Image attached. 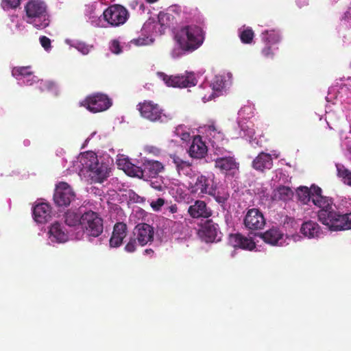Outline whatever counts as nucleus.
Listing matches in <instances>:
<instances>
[{
    "label": "nucleus",
    "mask_w": 351,
    "mask_h": 351,
    "mask_svg": "<svg viewBox=\"0 0 351 351\" xmlns=\"http://www.w3.org/2000/svg\"><path fill=\"white\" fill-rule=\"evenodd\" d=\"M37 86L41 92L56 91L57 89L56 84L51 81L40 80L37 81Z\"/></svg>",
    "instance_id": "obj_37"
},
{
    "label": "nucleus",
    "mask_w": 351,
    "mask_h": 351,
    "mask_svg": "<svg viewBox=\"0 0 351 351\" xmlns=\"http://www.w3.org/2000/svg\"><path fill=\"white\" fill-rule=\"evenodd\" d=\"M27 22L38 29H44L49 25L47 14V5L43 0H29L25 6Z\"/></svg>",
    "instance_id": "obj_5"
},
{
    "label": "nucleus",
    "mask_w": 351,
    "mask_h": 351,
    "mask_svg": "<svg viewBox=\"0 0 351 351\" xmlns=\"http://www.w3.org/2000/svg\"><path fill=\"white\" fill-rule=\"evenodd\" d=\"M189 216L193 219H208L213 215V210L208 206L204 200L197 199L189 206L187 210Z\"/></svg>",
    "instance_id": "obj_17"
},
{
    "label": "nucleus",
    "mask_w": 351,
    "mask_h": 351,
    "mask_svg": "<svg viewBox=\"0 0 351 351\" xmlns=\"http://www.w3.org/2000/svg\"><path fill=\"white\" fill-rule=\"evenodd\" d=\"M254 134V131L253 129H249L246 131V134H245V136H247L248 137H252Z\"/></svg>",
    "instance_id": "obj_54"
},
{
    "label": "nucleus",
    "mask_w": 351,
    "mask_h": 351,
    "mask_svg": "<svg viewBox=\"0 0 351 351\" xmlns=\"http://www.w3.org/2000/svg\"><path fill=\"white\" fill-rule=\"evenodd\" d=\"M180 11V8L178 6H173L169 10V12H160L158 14V24L160 25V32H165L166 29L174 27V25L177 24V20L173 14H178Z\"/></svg>",
    "instance_id": "obj_18"
},
{
    "label": "nucleus",
    "mask_w": 351,
    "mask_h": 351,
    "mask_svg": "<svg viewBox=\"0 0 351 351\" xmlns=\"http://www.w3.org/2000/svg\"><path fill=\"white\" fill-rule=\"evenodd\" d=\"M158 1V0H146V1L147 3H155V2Z\"/></svg>",
    "instance_id": "obj_56"
},
{
    "label": "nucleus",
    "mask_w": 351,
    "mask_h": 351,
    "mask_svg": "<svg viewBox=\"0 0 351 351\" xmlns=\"http://www.w3.org/2000/svg\"><path fill=\"white\" fill-rule=\"evenodd\" d=\"M265 223L266 221L263 214L257 208L249 209L243 219L245 227L250 230L263 229Z\"/></svg>",
    "instance_id": "obj_15"
},
{
    "label": "nucleus",
    "mask_w": 351,
    "mask_h": 351,
    "mask_svg": "<svg viewBox=\"0 0 351 351\" xmlns=\"http://www.w3.org/2000/svg\"><path fill=\"white\" fill-rule=\"evenodd\" d=\"M40 43L41 46L46 50L48 51L51 49V40L45 36H41L39 38Z\"/></svg>",
    "instance_id": "obj_44"
},
{
    "label": "nucleus",
    "mask_w": 351,
    "mask_h": 351,
    "mask_svg": "<svg viewBox=\"0 0 351 351\" xmlns=\"http://www.w3.org/2000/svg\"><path fill=\"white\" fill-rule=\"evenodd\" d=\"M336 167L337 176L345 184L351 186V171L342 164H337Z\"/></svg>",
    "instance_id": "obj_32"
},
{
    "label": "nucleus",
    "mask_w": 351,
    "mask_h": 351,
    "mask_svg": "<svg viewBox=\"0 0 351 351\" xmlns=\"http://www.w3.org/2000/svg\"><path fill=\"white\" fill-rule=\"evenodd\" d=\"M241 130L244 131V128L243 125L241 126Z\"/></svg>",
    "instance_id": "obj_58"
},
{
    "label": "nucleus",
    "mask_w": 351,
    "mask_h": 351,
    "mask_svg": "<svg viewBox=\"0 0 351 351\" xmlns=\"http://www.w3.org/2000/svg\"><path fill=\"white\" fill-rule=\"evenodd\" d=\"M265 243L271 245H277L282 244L284 234L276 227H272L265 231L258 234Z\"/></svg>",
    "instance_id": "obj_24"
},
{
    "label": "nucleus",
    "mask_w": 351,
    "mask_h": 351,
    "mask_svg": "<svg viewBox=\"0 0 351 351\" xmlns=\"http://www.w3.org/2000/svg\"><path fill=\"white\" fill-rule=\"evenodd\" d=\"M170 158L180 176L183 175L190 178L195 176V171L192 169L191 162L182 159L176 154H171Z\"/></svg>",
    "instance_id": "obj_21"
},
{
    "label": "nucleus",
    "mask_w": 351,
    "mask_h": 351,
    "mask_svg": "<svg viewBox=\"0 0 351 351\" xmlns=\"http://www.w3.org/2000/svg\"><path fill=\"white\" fill-rule=\"evenodd\" d=\"M88 155L89 158H86L85 165L88 169L90 180L94 183H102L109 177L110 168L106 162H99L95 154Z\"/></svg>",
    "instance_id": "obj_8"
},
{
    "label": "nucleus",
    "mask_w": 351,
    "mask_h": 351,
    "mask_svg": "<svg viewBox=\"0 0 351 351\" xmlns=\"http://www.w3.org/2000/svg\"><path fill=\"white\" fill-rule=\"evenodd\" d=\"M34 219L39 223H45L51 218V207L47 203H38L33 208Z\"/></svg>",
    "instance_id": "obj_20"
},
{
    "label": "nucleus",
    "mask_w": 351,
    "mask_h": 351,
    "mask_svg": "<svg viewBox=\"0 0 351 351\" xmlns=\"http://www.w3.org/2000/svg\"><path fill=\"white\" fill-rule=\"evenodd\" d=\"M208 195L213 197L215 200L221 205L225 204L230 197L228 189L222 186H219L217 182L215 187L213 189L212 193H209Z\"/></svg>",
    "instance_id": "obj_30"
},
{
    "label": "nucleus",
    "mask_w": 351,
    "mask_h": 351,
    "mask_svg": "<svg viewBox=\"0 0 351 351\" xmlns=\"http://www.w3.org/2000/svg\"><path fill=\"white\" fill-rule=\"evenodd\" d=\"M349 204L351 206V199ZM319 221L332 231H341L351 229V207L347 206L346 212L337 206L335 209L321 213Z\"/></svg>",
    "instance_id": "obj_2"
},
{
    "label": "nucleus",
    "mask_w": 351,
    "mask_h": 351,
    "mask_svg": "<svg viewBox=\"0 0 351 351\" xmlns=\"http://www.w3.org/2000/svg\"><path fill=\"white\" fill-rule=\"evenodd\" d=\"M294 193L289 186H280L273 192L272 199L274 201L288 202L291 200Z\"/></svg>",
    "instance_id": "obj_29"
},
{
    "label": "nucleus",
    "mask_w": 351,
    "mask_h": 351,
    "mask_svg": "<svg viewBox=\"0 0 351 351\" xmlns=\"http://www.w3.org/2000/svg\"><path fill=\"white\" fill-rule=\"evenodd\" d=\"M148 42V37H143L132 39L130 43L135 45L136 46H142L147 45Z\"/></svg>",
    "instance_id": "obj_48"
},
{
    "label": "nucleus",
    "mask_w": 351,
    "mask_h": 351,
    "mask_svg": "<svg viewBox=\"0 0 351 351\" xmlns=\"http://www.w3.org/2000/svg\"><path fill=\"white\" fill-rule=\"evenodd\" d=\"M158 76L164 81L167 86L174 88L191 87L197 84V80L192 73H186L185 75H168L165 73L158 72Z\"/></svg>",
    "instance_id": "obj_10"
},
{
    "label": "nucleus",
    "mask_w": 351,
    "mask_h": 351,
    "mask_svg": "<svg viewBox=\"0 0 351 351\" xmlns=\"http://www.w3.org/2000/svg\"><path fill=\"white\" fill-rule=\"evenodd\" d=\"M127 235V226L123 222L117 223L114 226L113 232L110 239L111 247H119Z\"/></svg>",
    "instance_id": "obj_23"
},
{
    "label": "nucleus",
    "mask_w": 351,
    "mask_h": 351,
    "mask_svg": "<svg viewBox=\"0 0 351 351\" xmlns=\"http://www.w3.org/2000/svg\"><path fill=\"white\" fill-rule=\"evenodd\" d=\"M21 3V0H2L4 9L16 8Z\"/></svg>",
    "instance_id": "obj_40"
},
{
    "label": "nucleus",
    "mask_w": 351,
    "mask_h": 351,
    "mask_svg": "<svg viewBox=\"0 0 351 351\" xmlns=\"http://www.w3.org/2000/svg\"><path fill=\"white\" fill-rule=\"evenodd\" d=\"M310 191H311V195H312V200L313 199V197H319V196H323L322 195V190L320 187L317 186H313Z\"/></svg>",
    "instance_id": "obj_50"
},
{
    "label": "nucleus",
    "mask_w": 351,
    "mask_h": 351,
    "mask_svg": "<svg viewBox=\"0 0 351 351\" xmlns=\"http://www.w3.org/2000/svg\"><path fill=\"white\" fill-rule=\"evenodd\" d=\"M348 80H351V77H348Z\"/></svg>",
    "instance_id": "obj_59"
},
{
    "label": "nucleus",
    "mask_w": 351,
    "mask_h": 351,
    "mask_svg": "<svg viewBox=\"0 0 351 351\" xmlns=\"http://www.w3.org/2000/svg\"><path fill=\"white\" fill-rule=\"evenodd\" d=\"M137 110L143 119L153 123H167L173 118V114L166 113L158 104L152 100H144L138 103Z\"/></svg>",
    "instance_id": "obj_6"
},
{
    "label": "nucleus",
    "mask_w": 351,
    "mask_h": 351,
    "mask_svg": "<svg viewBox=\"0 0 351 351\" xmlns=\"http://www.w3.org/2000/svg\"><path fill=\"white\" fill-rule=\"evenodd\" d=\"M188 152L191 158L195 159H202L207 155V146L200 136H194Z\"/></svg>",
    "instance_id": "obj_19"
},
{
    "label": "nucleus",
    "mask_w": 351,
    "mask_h": 351,
    "mask_svg": "<svg viewBox=\"0 0 351 351\" xmlns=\"http://www.w3.org/2000/svg\"><path fill=\"white\" fill-rule=\"evenodd\" d=\"M345 18L347 19H351V8H349L344 14Z\"/></svg>",
    "instance_id": "obj_53"
},
{
    "label": "nucleus",
    "mask_w": 351,
    "mask_h": 351,
    "mask_svg": "<svg viewBox=\"0 0 351 351\" xmlns=\"http://www.w3.org/2000/svg\"><path fill=\"white\" fill-rule=\"evenodd\" d=\"M199 234L206 243L219 241L222 235L218 224L211 219H208L204 223L199 231Z\"/></svg>",
    "instance_id": "obj_14"
},
{
    "label": "nucleus",
    "mask_w": 351,
    "mask_h": 351,
    "mask_svg": "<svg viewBox=\"0 0 351 351\" xmlns=\"http://www.w3.org/2000/svg\"><path fill=\"white\" fill-rule=\"evenodd\" d=\"M48 233L51 241L64 243L67 241V234L63 230L60 223L58 222H55L51 225Z\"/></svg>",
    "instance_id": "obj_27"
},
{
    "label": "nucleus",
    "mask_w": 351,
    "mask_h": 351,
    "mask_svg": "<svg viewBox=\"0 0 351 351\" xmlns=\"http://www.w3.org/2000/svg\"><path fill=\"white\" fill-rule=\"evenodd\" d=\"M93 47V45H88L82 42L77 43L75 45V48L84 55L88 54Z\"/></svg>",
    "instance_id": "obj_41"
},
{
    "label": "nucleus",
    "mask_w": 351,
    "mask_h": 351,
    "mask_svg": "<svg viewBox=\"0 0 351 351\" xmlns=\"http://www.w3.org/2000/svg\"><path fill=\"white\" fill-rule=\"evenodd\" d=\"M300 232L304 236L309 239L319 237L322 233L319 224L311 220L302 223Z\"/></svg>",
    "instance_id": "obj_26"
},
{
    "label": "nucleus",
    "mask_w": 351,
    "mask_h": 351,
    "mask_svg": "<svg viewBox=\"0 0 351 351\" xmlns=\"http://www.w3.org/2000/svg\"><path fill=\"white\" fill-rule=\"evenodd\" d=\"M174 133L177 136L180 137L181 140L184 142H187L190 140V133L187 132L185 127L182 125L176 128Z\"/></svg>",
    "instance_id": "obj_38"
},
{
    "label": "nucleus",
    "mask_w": 351,
    "mask_h": 351,
    "mask_svg": "<svg viewBox=\"0 0 351 351\" xmlns=\"http://www.w3.org/2000/svg\"><path fill=\"white\" fill-rule=\"evenodd\" d=\"M254 37V32L250 27H246L239 33L241 41L244 44H251Z\"/></svg>",
    "instance_id": "obj_36"
},
{
    "label": "nucleus",
    "mask_w": 351,
    "mask_h": 351,
    "mask_svg": "<svg viewBox=\"0 0 351 351\" xmlns=\"http://www.w3.org/2000/svg\"><path fill=\"white\" fill-rule=\"evenodd\" d=\"M230 242L235 248L252 250L256 247V243L252 239H248L239 233L230 234Z\"/></svg>",
    "instance_id": "obj_25"
},
{
    "label": "nucleus",
    "mask_w": 351,
    "mask_h": 351,
    "mask_svg": "<svg viewBox=\"0 0 351 351\" xmlns=\"http://www.w3.org/2000/svg\"><path fill=\"white\" fill-rule=\"evenodd\" d=\"M147 152L149 153H153L154 154H158L160 153V149L156 147L153 146H147L146 147Z\"/></svg>",
    "instance_id": "obj_51"
},
{
    "label": "nucleus",
    "mask_w": 351,
    "mask_h": 351,
    "mask_svg": "<svg viewBox=\"0 0 351 351\" xmlns=\"http://www.w3.org/2000/svg\"><path fill=\"white\" fill-rule=\"evenodd\" d=\"M271 45H265V47L262 49L261 53L265 58H273L274 53L271 50Z\"/></svg>",
    "instance_id": "obj_47"
},
{
    "label": "nucleus",
    "mask_w": 351,
    "mask_h": 351,
    "mask_svg": "<svg viewBox=\"0 0 351 351\" xmlns=\"http://www.w3.org/2000/svg\"><path fill=\"white\" fill-rule=\"evenodd\" d=\"M154 239V228L146 223H139L133 229L132 236L130 237L124 250L128 253L136 251L138 246L143 247L151 243Z\"/></svg>",
    "instance_id": "obj_4"
},
{
    "label": "nucleus",
    "mask_w": 351,
    "mask_h": 351,
    "mask_svg": "<svg viewBox=\"0 0 351 351\" xmlns=\"http://www.w3.org/2000/svg\"><path fill=\"white\" fill-rule=\"evenodd\" d=\"M208 130L210 132V135L212 136L214 139H215V135L217 134L219 138H220L221 141L223 140V134L220 132H217V130L215 125H209Z\"/></svg>",
    "instance_id": "obj_49"
},
{
    "label": "nucleus",
    "mask_w": 351,
    "mask_h": 351,
    "mask_svg": "<svg viewBox=\"0 0 351 351\" xmlns=\"http://www.w3.org/2000/svg\"><path fill=\"white\" fill-rule=\"evenodd\" d=\"M164 204L165 199L163 198H158L156 200L152 201L150 206L154 210L158 211L161 209Z\"/></svg>",
    "instance_id": "obj_43"
},
{
    "label": "nucleus",
    "mask_w": 351,
    "mask_h": 351,
    "mask_svg": "<svg viewBox=\"0 0 351 351\" xmlns=\"http://www.w3.org/2000/svg\"><path fill=\"white\" fill-rule=\"evenodd\" d=\"M110 50L114 54H120L122 52V47L120 42L117 39L111 40L110 43Z\"/></svg>",
    "instance_id": "obj_39"
},
{
    "label": "nucleus",
    "mask_w": 351,
    "mask_h": 351,
    "mask_svg": "<svg viewBox=\"0 0 351 351\" xmlns=\"http://www.w3.org/2000/svg\"><path fill=\"white\" fill-rule=\"evenodd\" d=\"M212 146L214 149V154L216 155H223L226 152V149L219 145L218 141L217 139L212 140Z\"/></svg>",
    "instance_id": "obj_42"
},
{
    "label": "nucleus",
    "mask_w": 351,
    "mask_h": 351,
    "mask_svg": "<svg viewBox=\"0 0 351 351\" xmlns=\"http://www.w3.org/2000/svg\"><path fill=\"white\" fill-rule=\"evenodd\" d=\"M216 182L213 174L208 176L202 174L197 176L195 182L191 186V191L201 196L209 195L215 187Z\"/></svg>",
    "instance_id": "obj_13"
},
{
    "label": "nucleus",
    "mask_w": 351,
    "mask_h": 351,
    "mask_svg": "<svg viewBox=\"0 0 351 351\" xmlns=\"http://www.w3.org/2000/svg\"><path fill=\"white\" fill-rule=\"evenodd\" d=\"M13 77L18 79L19 77H26L32 75L31 66H16L12 70Z\"/></svg>",
    "instance_id": "obj_35"
},
{
    "label": "nucleus",
    "mask_w": 351,
    "mask_h": 351,
    "mask_svg": "<svg viewBox=\"0 0 351 351\" xmlns=\"http://www.w3.org/2000/svg\"><path fill=\"white\" fill-rule=\"evenodd\" d=\"M150 186L152 188L158 191H162L165 188V186L163 185L162 182L160 180L151 181Z\"/></svg>",
    "instance_id": "obj_46"
},
{
    "label": "nucleus",
    "mask_w": 351,
    "mask_h": 351,
    "mask_svg": "<svg viewBox=\"0 0 351 351\" xmlns=\"http://www.w3.org/2000/svg\"><path fill=\"white\" fill-rule=\"evenodd\" d=\"M298 199L304 204H308L312 200V195L310 189L306 186H300L297 190Z\"/></svg>",
    "instance_id": "obj_34"
},
{
    "label": "nucleus",
    "mask_w": 351,
    "mask_h": 351,
    "mask_svg": "<svg viewBox=\"0 0 351 351\" xmlns=\"http://www.w3.org/2000/svg\"><path fill=\"white\" fill-rule=\"evenodd\" d=\"M104 20L112 26L124 24L128 19L129 13L123 5L115 4L108 7L103 13Z\"/></svg>",
    "instance_id": "obj_11"
},
{
    "label": "nucleus",
    "mask_w": 351,
    "mask_h": 351,
    "mask_svg": "<svg viewBox=\"0 0 351 351\" xmlns=\"http://www.w3.org/2000/svg\"><path fill=\"white\" fill-rule=\"evenodd\" d=\"M312 202L314 204V205L317 206L320 208L319 210L317 212L318 219H320L322 212L325 210H330L332 208L335 209V207L336 206V205L334 204L332 198L324 195L313 197Z\"/></svg>",
    "instance_id": "obj_28"
},
{
    "label": "nucleus",
    "mask_w": 351,
    "mask_h": 351,
    "mask_svg": "<svg viewBox=\"0 0 351 351\" xmlns=\"http://www.w3.org/2000/svg\"><path fill=\"white\" fill-rule=\"evenodd\" d=\"M64 223L71 227L80 226L82 223V214H77L72 210H67L64 215Z\"/></svg>",
    "instance_id": "obj_31"
},
{
    "label": "nucleus",
    "mask_w": 351,
    "mask_h": 351,
    "mask_svg": "<svg viewBox=\"0 0 351 351\" xmlns=\"http://www.w3.org/2000/svg\"><path fill=\"white\" fill-rule=\"evenodd\" d=\"M168 225L171 228L172 231L181 232L182 229V223L179 221H175L173 220H169Z\"/></svg>",
    "instance_id": "obj_45"
},
{
    "label": "nucleus",
    "mask_w": 351,
    "mask_h": 351,
    "mask_svg": "<svg viewBox=\"0 0 351 351\" xmlns=\"http://www.w3.org/2000/svg\"><path fill=\"white\" fill-rule=\"evenodd\" d=\"M123 169L131 177L147 180L150 178H156L164 170V165L158 160H146L141 166L138 167L125 160Z\"/></svg>",
    "instance_id": "obj_3"
},
{
    "label": "nucleus",
    "mask_w": 351,
    "mask_h": 351,
    "mask_svg": "<svg viewBox=\"0 0 351 351\" xmlns=\"http://www.w3.org/2000/svg\"><path fill=\"white\" fill-rule=\"evenodd\" d=\"M178 210V207L176 204L171 205L169 207V211L171 213H176Z\"/></svg>",
    "instance_id": "obj_52"
},
{
    "label": "nucleus",
    "mask_w": 351,
    "mask_h": 351,
    "mask_svg": "<svg viewBox=\"0 0 351 351\" xmlns=\"http://www.w3.org/2000/svg\"><path fill=\"white\" fill-rule=\"evenodd\" d=\"M252 167L260 172H265L273 167V159L269 154L261 152L252 161Z\"/></svg>",
    "instance_id": "obj_22"
},
{
    "label": "nucleus",
    "mask_w": 351,
    "mask_h": 351,
    "mask_svg": "<svg viewBox=\"0 0 351 351\" xmlns=\"http://www.w3.org/2000/svg\"><path fill=\"white\" fill-rule=\"evenodd\" d=\"M81 228L88 237H98L103 232V219L97 212H84L82 213Z\"/></svg>",
    "instance_id": "obj_7"
},
{
    "label": "nucleus",
    "mask_w": 351,
    "mask_h": 351,
    "mask_svg": "<svg viewBox=\"0 0 351 351\" xmlns=\"http://www.w3.org/2000/svg\"><path fill=\"white\" fill-rule=\"evenodd\" d=\"M175 40L178 47L173 49L171 56L176 58L198 49L204 42V32L199 26L185 25L176 32Z\"/></svg>",
    "instance_id": "obj_1"
},
{
    "label": "nucleus",
    "mask_w": 351,
    "mask_h": 351,
    "mask_svg": "<svg viewBox=\"0 0 351 351\" xmlns=\"http://www.w3.org/2000/svg\"><path fill=\"white\" fill-rule=\"evenodd\" d=\"M29 80H27V85H32V82L29 83Z\"/></svg>",
    "instance_id": "obj_57"
},
{
    "label": "nucleus",
    "mask_w": 351,
    "mask_h": 351,
    "mask_svg": "<svg viewBox=\"0 0 351 351\" xmlns=\"http://www.w3.org/2000/svg\"><path fill=\"white\" fill-rule=\"evenodd\" d=\"M81 105L90 112L97 113L108 110L112 106V101L108 95L97 93L86 97Z\"/></svg>",
    "instance_id": "obj_9"
},
{
    "label": "nucleus",
    "mask_w": 351,
    "mask_h": 351,
    "mask_svg": "<svg viewBox=\"0 0 351 351\" xmlns=\"http://www.w3.org/2000/svg\"><path fill=\"white\" fill-rule=\"evenodd\" d=\"M261 39L265 45H274L280 42V36L275 30H266L262 34Z\"/></svg>",
    "instance_id": "obj_33"
},
{
    "label": "nucleus",
    "mask_w": 351,
    "mask_h": 351,
    "mask_svg": "<svg viewBox=\"0 0 351 351\" xmlns=\"http://www.w3.org/2000/svg\"><path fill=\"white\" fill-rule=\"evenodd\" d=\"M215 167L221 173L234 176L239 171V163L232 156L219 157L215 160Z\"/></svg>",
    "instance_id": "obj_16"
},
{
    "label": "nucleus",
    "mask_w": 351,
    "mask_h": 351,
    "mask_svg": "<svg viewBox=\"0 0 351 351\" xmlns=\"http://www.w3.org/2000/svg\"><path fill=\"white\" fill-rule=\"evenodd\" d=\"M154 252L152 249H146L144 250V254L152 256L154 254Z\"/></svg>",
    "instance_id": "obj_55"
},
{
    "label": "nucleus",
    "mask_w": 351,
    "mask_h": 351,
    "mask_svg": "<svg viewBox=\"0 0 351 351\" xmlns=\"http://www.w3.org/2000/svg\"><path fill=\"white\" fill-rule=\"evenodd\" d=\"M75 197L74 191L66 182H61L56 185L53 194V201L56 206H69Z\"/></svg>",
    "instance_id": "obj_12"
}]
</instances>
